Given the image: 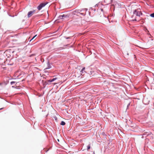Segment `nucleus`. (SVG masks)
I'll use <instances>...</instances> for the list:
<instances>
[{
    "label": "nucleus",
    "mask_w": 154,
    "mask_h": 154,
    "mask_svg": "<svg viewBox=\"0 0 154 154\" xmlns=\"http://www.w3.org/2000/svg\"><path fill=\"white\" fill-rule=\"evenodd\" d=\"M153 75L154 76V73L153 74Z\"/></svg>",
    "instance_id": "obj_23"
},
{
    "label": "nucleus",
    "mask_w": 154,
    "mask_h": 154,
    "mask_svg": "<svg viewBox=\"0 0 154 154\" xmlns=\"http://www.w3.org/2000/svg\"><path fill=\"white\" fill-rule=\"evenodd\" d=\"M65 124H66L65 122H64L63 121H61V122L60 123V124L62 125H65Z\"/></svg>",
    "instance_id": "obj_7"
},
{
    "label": "nucleus",
    "mask_w": 154,
    "mask_h": 154,
    "mask_svg": "<svg viewBox=\"0 0 154 154\" xmlns=\"http://www.w3.org/2000/svg\"><path fill=\"white\" fill-rule=\"evenodd\" d=\"M2 84V83H0V85H1Z\"/></svg>",
    "instance_id": "obj_21"
},
{
    "label": "nucleus",
    "mask_w": 154,
    "mask_h": 154,
    "mask_svg": "<svg viewBox=\"0 0 154 154\" xmlns=\"http://www.w3.org/2000/svg\"><path fill=\"white\" fill-rule=\"evenodd\" d=\"M69 38H70V37H67V38H66L67 39Z\"/></svg>",
    "instance_id": "obj_18"
},
{
    "label": "nucleus",
    "mask_w": 154,
    "mask_h": 154,
    "mask_svg": "<svg viewBox=\"0 0 154 154\" xmlns=\"http://www.w3.org/2000/svg\"><path fill=\"white\" fill-rule=\"evenodd\" d=\"M57 79V78H54L53 79H52V80L53 82L56 79Z\"/></svg>",
    "instance_id": "obj_12"
},
{
    "label": "nucleus",
    "mask_w": 154,
    "mask_h": 154,
    "mask_svg": "<svg viewBox=\"0 0 154 154\" xmlns=\"http://www.w3.org/2000/svg\"><path fill=\"white\" fill-rule=\"evenodd\" d=\"M87 10L88 9L87 8H83L81 9L76 10L75 12L84 16L86 15V12Z\"/></svg>",
    "instance_id": "obj_1"
},
{
    "label": "nucleus",
    "mask_w": 154,
    "mask_h": 154,
    "mask_svg": "<svg viewBox=\"0 0 154 154\" xmlns=\"http://www.w3.org/2000/svg\"><path fill=\"white\" fill-rule=\"evenodd\" d=\"M87 150H88L89 149H90V145H88L87 146Z\"/></svg>",
    "instance_id": "obj_10"
},
{
    "label": "nucleus",
    "mask_w": 154,
    "mask_h": 154,
    "mask_svg": "<svg viewBox=\"0 0 154 154\" xmlns=\"http://www.w3.org/2000/svg\"><path fill=\"white\" fill-rule=\"evenodd\" d=\"M133 14L139 17L140 16V15L142 14L141 12L138 10H134L133 11Z\"/></svg>",
    "instance_id": "obj_3"
},
{
    "label": "nucleus",
    "mask_w": 154,
    "mask_h": 154,
    "mask_svg": "<svg viewBox=\"0 0 154 154\" xmlns=\"http://www.w3.org/2000/svg\"><path fill=\"white\" fill-rule=\"evenodd\" d=\"M149 134H147V133L146 134H143V135H146V136L148 135Z\"/></svg>",
    "instance_id": "obj_15"
},
{
    "label": "nucleus",
    "mask_w": 154,
    "mask_h": 154,
    "mask_svg": "<svg viewBox=\"0 0 154 154\" xmlns=\"http://www.w3.org/2000/svg\"><path fill=\"white\" fill-rule=\"evenodd\" d=\"M69 16L67 15H65V14H63L62 15H60L59 16V18L60 19H63L64 18L68 17Z\"/></svg>",
    "instance_id": "obj_5"
},
{
    "label": "nucleus",
    "mask_w": 154,
    "mask_h": 154,
    "mask_svg": "<svg viewBox=\"0 0 154 154\" xmlns=\"http://www.w3.org/2000/svg\"><path fill=\"white\" fill-rule=\"evenodd\" d=\"M47 66H48L47 67L45 68L44 70V72H46V69H49L51 67V65L50 64V63L49 62H48L47 63Z\"/></svg>",
    "instance_id": "obj_6"
},
{
    "label": "nucleus",
    "mask_w": 154,
    "mask_h": 154,
    "mask_svg": "<svg viewBox=\"0 0 154 154\" xmlns=\"http://www.w3.org/2000/svg\"><path fill=\"white\" fill-rule=\"evenodd\" d=\"M37 36V35H35L30 40V42L33 39L35 38Z\"/></svg>",
    "instance_id": "obj_14"
},
{
    "label": "nucleus",
    "mask_w": 154,
    "mask_h": 154,
    "mask_svg": "<svg viewBox=\"0 0 154 154\" xmlns=\"http://www.w3.org/2000/svg\"><path fill=\"white\" fill-rule=\"evenodd\" d=\"M48 82H53L52 79H50V80H48Z\"/></svg>",
    "instance_id": "obj_13"
},
{
    "label": "nucleus",
    "mask_w": 154,
    "mask_h": 154,
    "mask_svg": "<svg viewBox=\"0 0 154 154\" xmlns=\"http://www.w3.org/2000/svg\"><path fill=\"white\" fill-rule=\"evenodd\" d=\"M130 105V103H129L128 105V106H129V105Z\"/></svg>",
    "instance_id": "obj_20"
},
{
    "label": "nucleus",
    "mask_w": 154,
    "mask_h": 154,
    "mask_svg": "<svg viewBox=\"0 0 154 154\" xmlns=\"http://www.w3.org/2000/svg\"><path fill=\"white\" fill-rule=\"evenodd\" d=\"M101 11H103V9H101Z\"/></svg>",
    "instance_id": "obj_19"
},
{
    "label": "nucleus",
    "mask_w": 154,
    "mask_h": 154,
    "mask_svg": "<svg viewBox=\"0 0 154 154\" xmlns=\"http://www.w3.org/2000/svg\"><path fill=\"white\" fill-rule=\"evenodd\" d=\"M15 82H14V81H12V82H11L10 83H11V85H13L15 83Z\"/></svg>",
    "instance_id": "obj_11"
},
{
    "label": "nucleus",
    "mask_w": 154,
    "mask_h": 154,
    "mask_svg": "<svg viewBox=\"0 0 154 154\" xmlns=\"http://www.w3.org/2000/svg\"><path fill=\"white\" fill-rule=\"evenodd\" d=\"M35 12V10H33L29 11L27 14L28 17L29 18L31 17Z\"/></svg>",
    "instance_id": "obj_4"
},
{
    "label": "nucleus",
    "mask_w": 154,
    "mask_h": 154,
    "mask_svg": "<svg viewBox=\"0 0 154 154\" xmlns=\"http://www.w3.org/2000/svg\"><path fill=\"white\" fill-rule=\"evenodd\" d=\"M148 35H149L150 36L151 35V34L150 33H148Z\"/></svg>",
    "instance_id": "obj_16"
},
{
    "label": "nucleus",
    "mask_w": 154,
    "mask_h": 154,
    "mask_svg": "<svg viewBox=\"0 0 154 154\" xmlns=\"http://www.w3.org/2000/svg\"><path fill=\"white\" fill-rule=\"evenodd\" d=\"M3 109V108H1V109Z\"/></svg>",
    "instance_id": "obj_24"
},
{
    "label": "nucleus",
    "mask_w": 154,
    "mask_h": 154,
    "mask_svg": "<svg viewBox=\"0 0 154 154\" xmlns=\"http://www.w3.org/2000/svg\"><path fill=\"white\" fill-rule=\"evenodd\" d=\"M133 20V21H134V20H135V21H136V20H136V19H134V20Z\"/></svg>",
    "instance_id": "obj_17"
},
{
    "label": "nucleus",
    "mask_w": 154,
    "mask_h": 154,
    "mask_svg": "<svg viewBox=\"0 0 154 154\" xmlns=\"http://www.w3.org/2000/svg\"><path fill=\"white\" fill-rule=\"evenodd\" d=\"M48 3L47 2H45L42 3L40 4L37 7V9L38 11H40L42 8L44 7Z\"/></svg>",
    "instance_id": "obj_2"
},
{
    "label": "nucleus",
    "mask_w": 154,
    "mask_h": 154,
    "mask_svg": "<svg viewBox=\"0 0 154 154\" xmlns=\"http://www.w3.org/2000/svg\"><path fill=\"white\" fill-rule=\"evenodd\" d=\"M150 16L152 17H154V13L151 14H150Z\"/></svg>",
    "instance_id": "obj_9"
},
{
    "label": "nucleus",
    "mask_w": 154,
    "mask_h": 154,
    "mask_svg": "<svg viewBox=\"0 0 154 154\" xmlns=\"http://www.w3.org/2000/svg\"><path fill=\"white\" fill-rule=\"evenodd\" d=\"M85 67H83L82 69V70H81V72L82 73H83V71H84V70H85Z\"/></svg>",
    "instance_id": "obj_8"
},
{
    "label": "nucleus",
    "mask_w": 154,
    "mask_h": 154,
    "mask_svg": "<svg viewBox=\"0 0 154 154\" xmlns=\"http://www.w3.org/2000/svg\"><path fill=\"white\" fill-rule=\"evenodd\" d=\"M57 140H58V141H59V139H57Z\"/></svg>",
    "instance_id": "obj_22"
}]
</instances>
